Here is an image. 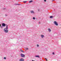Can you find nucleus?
<instances>
[{"mask_svg":"<svg viewBox=\"0 0 61 61\" xmlns=\"http://www.w3.org/2000/svg\"><path fill=\"white\" fill-rule=\"evenodd\" d=\"M1 28H3V26H0Z\"/></svg>","mask_w":61,"mask_h":61,"instance_id":"obj_23","label":"nucleus"},{"mask_svg":"<svg viewBox=\"0 0 61 61\" xmlns=\"http://www.w3.org/2000/svg\"><path fill=\"white\" fill-rule=\"evenodd\" d=\"M20 56L21 57H25V55L22 54H20Z\"/></svg>","mask_w":61,"mask_h":61,"instance_id":"obj_3","label":"nucleus"},{"mask_svg":"<svg viewBox=\"0 0 61 61\" xmlns=\"http://www.w3.org/2000/svg\"><path fill=\"white\" fill-rule=\"evenodd\" d=\"M38 12H39V11H40V9H38Z\"/></svg>","mask_w":61,"mask_h":61,"instance_id":"obj_14","label":"nucleus"},{"mask_svg":"<svg viewBox=\"0 0 61 61\" xmlns=\"http://www.w3.org/2000/svg\"><path fill=\"white\" fill-rule=\"evenodd\" d=\"M54 24H55V25H58V24L57 23V22H56V21H54Z\"/></svg>","mask_w":61,"mask_h":61,"instance_id":"obj_2","label":"nucleus"},{"mask_svg":"<svg viewBox=\"0 0 61 61\" xmlns=\"http://www.w3.org/2000/svg\"><path fill=\"white\" fill-rule=\"evenodd\" d=\"M33 19H34V20H35V19H36V18H35V17H33Z\"/></svg>","mask_w":61,"mask_h":61,"instance_id":"obj_18","label":"nucleus"},{"mask_svg":"<svg viewBox=\"0 0 61 61\" xmlns=\"http://www.w3.org/2000/svg\"><path fill=\"white\" fill-rule=\"evenodd\" d=\"M40 22H39V24H40Z\"/></svg>","mask_w":61,"mask_h":61,"instance_id":"obj_27","label":"nucleus"},{"mask_svg":"<svg viewBox=\"0 0 61 61\" xmlns=\"http://www.w3.org/2000/svg\"><path fill=\"white\" fill-rule=\"evenodd\" d=\"M24 59L23 58H21L19 60V61H24Z\"/></svg>","mask_w":61,"mask_h":61,"instance_id":"obj_5","label":"nucleus"},{"mask_svg":"<svg viewBox=\"0 0 61 61\" xmlns=\"http://www.w3.org/2000/svg\"><path fill=\"white\" fill-rule=\"evenodd\" d=\"M30 12L31 14H34L35 13V12H34V11L33 10L30 11Z\"/></svg>","mask_w":61,"mask_h":61,"instance_id":"obj_6","label":"nucleus"},{"mask_svg":"<svg viewBox=\"0 0 61 61\" xmlns=\"http://www.w3.org/2000/svg\"><path fill=\"white\" fill-rule=\"evenodd\" d=\"M52 1L53 2V1H55V0H52Z\"/></svg>","mask_w":61,"mask_h":61,"instance_id":"obj_26","label":"nucleus"},{"mask_svg":"<svg viewBox=\"0 0 61 61\" xmlns=\"http://www.w3.org/2000/svg\"><path fill=\"white\" fill-rule=\"evenodd\" d=\"M4 31L5 33H8V30L7 29H5L4 30Z\"/></svg>","mask_w":61,"mask_h":61,"instance_id":"obj_1","label":"nucleus"},{"mask_svg":"<svg viewBox=\"0 0 61 61\" xmlns=\"http://www.w3.org/2000/svg\"><path fill=\"white\" fill-rule=\"evenodd\" d=\"M44 2H46V0H44Z\"/></svg>","mask_w":61,"mask_h":61,"instance_id":"obj_25","label":"nucleus"},{"mask_svg":"<svg viewBox=\"0 0 61 61\" xmlns=\"http://www.w3.org/2000/svg\"><path fill=\"white\" fill-rule=\"evenodd\" d=\"M48 31L49 32H51V30L50 29H48Z\"/></svg>","mask_w":61,"mask_h":61,"instance_id":"obj_9","label":"nucleus"},{"mask_svg":"<svg viewBox=\"0 0 61 61\" xmlns=\"http://www.w3.org/2000/svg\"><path fill=\"white\" fill-rule=\"evenodd\" d=\"M15 5H20V4H15Z\"/></svg>","mask_w":61,"mask_h":61,"instance_id":"obj_17","label":"nucleus"},{"mask_svg":"<svg viewBox=\"0 0 61 61\" xmlns=\"http://www.w3.org/2000/svg\"><path fill=\"white\" fill-rule=\"evenodd\" d=\"M53 16H51L50 17V18H53Z\"/></svg>","mask_w":61,"mask_h":61,"instance_id":"obj_12","label":"nucleus"},{"mask_svg":"<svg viewBox=\"0 0 61 61\" xmlns=\"http://www.w3.org/2000/svg\"><path fill=\"white\" fill-rule=\"evenodd\" d=\"M26 50H28V48H26Z\"/></svg>","mask_w":61,"mask_h":61,"instance_id":"obj_20","label":"nucleus"},{"mask_svg":"<svg viewBox=\"0 0 61 61\" xmlns=\"http://www.w3.org/2000/svg\"><path fill=\"white\" fill-rule=\"evenodd\" d=\"M33 2V1L32 0H30L29 2V3H32Z\"/></svg>","mask_w":61,"mask_h":61,"instance_id":"obj_13","label":"nucleus"},{"mask_svg":"<svg viewBox=\"0 0 61 61\" xmlns=\"http://www.w3.org/2000/svg\"><path fill=\"white\" fill-rule=\"evenodd\" d=\"M0 26H1V24H0Z\"/></svg>","mask_w":61,"mask_h":61,"instance_id":"obj_28","label":"nucleus"},{"mask_svg":"<svg viewBox=\"0 0 61 61\" xmlns=\"http://www.w3.org/2000/svg\"><path fill=\"white\" fill-rule=\"evenodd\" d=\"M52 54H53V55H55V53H54V52H53V53H52Z\"/></svg>","mask_w":61,"mask_h":61,"instance_id":"obj_21","label":"nucleus"},{"mask_svg":"<svg viewBox=\"0 0 61 61\" xmlns=\"http://www.w3.org/2000/svg\"><path fill=\"white\" fill-rule=\"evenodd\" d=\"M44 36V35H41V37L42 38H43Z\"/></svg>","mask_w":61,"mask_h":61,"instance_id":"obj_11","label":"nucleus"},{"mask_svg":"<svg viewBox=\"0 0 61 61\" xmlns=\"http://www.w3.org/2000/svg\"><path fill=\"white\" fill-rule=\"evenodd\" d=\"M37 46L38 47V46H39V45H37Z\"/></svg>","mask_w":61,"mask_h":61,"instance_id":"obj_24","label":"nucleus"},{"mask_svg":"<svg viewBox=\"0 0 61 61\" xmlns=\"http://www.w3.org/2000/svg\"><path fill=\"white\" fill-rule=\"evenodd\" d=\"M2 26H4V27H5V26L7 25V24H5L4 23H3L2 24Z\"/></svg>","mask_w":61,"mask_h":61,"instance_id":"obj_4","label":"nucleus"},{"mask_svg":"<svg viewBox=\"0 0 61 61\" xmlns=\"http://www.w3.org/2000/svg\"><path fill=\"white\" fill-rule=\"evenodd\" d=\"M26 2H27L26 1H23L24 3H26Z\"/></svg>","mask_w":61,"mask_h":61,"instance_id":"obj_15","label":"nucleus"},{"mask_svg":"<svg viewBox=\"0 0 61 61\" xmlns=\"http://www.w3.org/2000/svg\"><path fill=\"white\" fill-rule=\"evenodd\" d=\"M35 57H38V58H40V57L39 56H35Z\"/></svg>","mask_w":61,"mask_h":61,"instance_id":"obj_8","label":"nucleus"},{"mask_svg":"<svg viewBox=\"0 0 61 61\" xmlns=\"http://www.w3.org/2000/svg\"><path fill=\"white\" fill-rule=\"evenodd\" d=\"M45 59H46V61H47V59L46 58H45Z\"/></svg>","mask_w":61,"mask_h":61,"instance_id":"obj_19","label":"nucleus"},{"mask_svg":"<svg viewBox=\"0 0 61 61\" xmlns=\"http://www.w3.org/2000/svg\"><path fill=\"white\" fill-rule=\"evenodd\" d=\"M8 15H7V14H6L5 15V16H8Z\"/></svg>","mask_w":61,"mask_h":61,"instance_id":"obj_16","label":"nucleus"},{"mask_svg":"<svg viewBox=\"0 0 61 61\" xmlns=\"http://www.w3.org/2000/svg\"><path fill=\"white\" fill-rule=\"evenodd\" d=\"M6 28H5V29H8V25H6Z\"/></svg>","mask_w":61,"mask_h":61,"instance_id":"obj_7","label":"nucleus"},{"mask_svg":"<svg viewBox=\"0 0 61 61\" xmlns=\"http://www.w3.org/2000/svg\"><path fill=\"white\" fill-rule=\"evenodd\" d=\"M20 51H21V52H24V51H23L21 49L20 50Z\"/></svg>","mask_w":61,"mask_h":61,"instance_id":"obj_10","label":"nucleus"},{"mask_svg":"<svg viewBox=\"0 0 61 61\" xmlns=\"http://www.w3.org/2000/svg\"><path fill=\"white\" fill-rule=\"evenodd\" d=\"M4 59H6V57H4Z\"/></svg>","mask_w":61,"mask_h":61,"instance_id":"obj_22","label":"nucleus"},{"mask_svg":"<svg viewBox=\"0 0 61 61\" xmlns=\"http://www.w3.org/2000/svg\"><path fill=\"white\" fill-rule=\"evenodd\" d=\"M32 61H34L32 60Z\"/></svg>","mask_w":61,"mask_h":61,"instance_id":"obj_29","label":"nucleus"}]
</instances>
